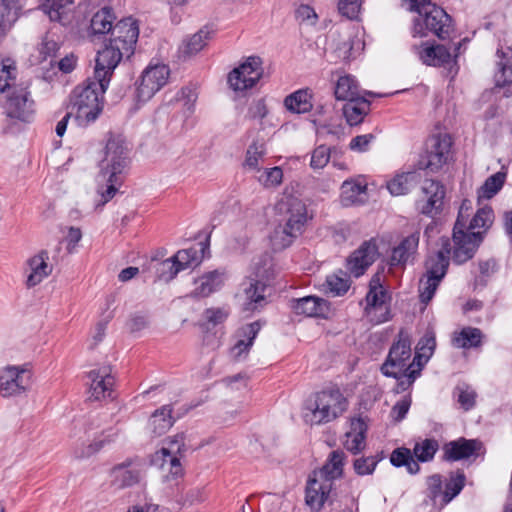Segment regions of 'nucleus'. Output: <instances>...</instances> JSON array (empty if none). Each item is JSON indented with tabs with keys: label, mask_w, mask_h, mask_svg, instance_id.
Listing matches in <instances>:
<instances>
[{
	"label": "nucleus",
	"mask_w": 512,
	"mask_h": 512,
	"mask_svg": "<svg viewBox=\"0 0 512 512\" xmlns=\"http://www.w3.org/2000/svg\"><path fill=\"white\" fill-rule=\"evenodd\" d=\"M138 36L139 28L135 20L126 18L119 21L113 29L109 42L96 54L94 77L110 83L111 76L120 61L134 53Z\"/></svg>",
	"instance_id": "f257e3e1"
},
{
	"label": "nucleus",
	"mask_w": 512,
	"mask_h": 512,
	"mask_svg": "<svg viewBox=\"0 0 512 512\" xmlns=\"http://www.w3.org/2000/svg\"><path fill=\"white\" fill-rule=\"evenodd\" d=\"M411 336L406 330H400L397 340L389 349L386 360L381 366V372L386 377L397 380L396 393L408 390L421 374L420 364L416 356L412 358Z\"/></svg>",
	"instance_id": "f03ea898"
},
{
	"label": "nucleus",
	"mask_w": 512,
	"mask_h": 512,
	"mask_svg": "<svg viewBox=\"0 0 512 512\" xmlns=\"http://www.w3.org/2000/svg\"><path fill=\"white\" fill-rule=\"evenodd\" d=\"M109 86L106 80L88 78L75 87L71 97L72 113L78 126L86 127L96 121L103 110V97Z\"/></svg>",
	"instance_id": "7ed1b4c3"
},
{
	"label": "nucleus",
	"mask_w": 512,
	"mask_h": 512,
	"mask_svg": "<svg viewBox=\"0 0 512 512\" xmlns=\"http://www.w3.org/2000/svg\"><path fill=\"white\" fill-rule=\"evenodd\" d=\"M348 406V399L338 388L325 389L305 401L302 418L310 426L325 425L341 417Z\"/></svg>",
	"instance_id": "20e7f679"
},
{
	"label": "nucleus",
	"mask_w": 512,
	"mask_h": 512,
	"mask_svg": "<svg viewBox=\"0 0 512 512\" xmlns=\"http://www.w3.org/2000/svg\"><path fill=\"white\" fill-rule=\"evenodd\" d=\"M345 453L340 450L332 451L325 465L314 471L306 486V504L312 510H320L328 499L334 487V481L343 474Z\"/></svg>",
	"instance_id": "39448f33"
},
{
	"label": "nucleus",
	"mask_w": 512,
	"mask_h": 512,
	"mask_svg": "<svg viewBox=\"0 0 512 512\" xmlns=\"http://www.w3.org/2000/svg\"><path fill=\"white\" fill-rule=\"evenodd\" d=\"M119 435L116 427L103 428L99 417H90L75 425L72 437L75 438L74 455L76 458H88L105 446L114 442Z\"/></svg>",
	"instance_id": "423d86ee"
},
{
	"label": "nucleus",
	"mask_w": 512,
	"mask_h": 512,
	"mask_svg": "<svg viewBox=\"0 0 512 512\" xmlns=\"http://www.w3.org/2000/svg\"><path fill=\"white\" fill-rule=\"evenodd\" d=\"M473 211L472 201L464 199L458 211V217L453 229V260L462 264L471 259L481 242V232L466 233L465 229L469 223Z\"/></svg>",
	"instance_id": "0eeeda50"
},
{
	"label": "nucleus",
	"mask_w": 512,
	"mask_h": 512,
	"mask_svg": "<svg viewBox=\"0 0 512 512\" xmlns=\"http://www.w3.org/2000/svg\"><path fill=\"white\" fill-rule=\"evenodd\" d=\"M442 248L434 255L429 256L426 261V274L419 282L420 301L428 304L433 298L437 287L444 278L449 265L451 253L450 241L448 238L441 239Z\"/></svg>",
	"instance_id": "6e6552de"
},
{
	"label": "nucleus",
	"mask_w": 512,
	"mask_h": 512,
	"mask_svg": "<svg viewBox=\"0 0 512 512\" xmlns=\"http://www.w3.org/2000/svg\"><path fill=\"white\" fill-rule=\"evenodd\" d=\"M425 8L426 12L413 20L412 36L416 38L432 34L440 40L449 39L454 31L450 15L437 5H428Z\"/></svg>",
	"instance_id": "1a4fd4ad"
},
{
	"label": "nucleus",
	"mask_w": 512,
	"mask_h": 512,
	"mask_svg": "<svg viewBox=\"0 0 512 512\" xmlns=\"http://www.w3.org/2000/svg\"><path fill=\"white\" fill-rule=\"evenodd\" d=\"M391 294L384 286L382 272L375 273L369 282L364 312L373 324H381L391 318Z\"/></svg>",
	"instance_id": "9d476101"
},
{
	"label": "nucleus",
	"mask_w": 512,
	"mask_h": 512,
	"mask_svg": "<svg viewBox=\"0 0 512 512\" xmlns=\"http://www.w3.org/2000/svg\"><path fill=\"white\" fill-rule=\"evenodd\" d=\"M129 153L130 148L124 137L111 134L100 161V176L110 177L112 181H116V177H123L130 162Z\"/></svg>",
	"instance_id": "9b49d317"
},
{
	"label": "nucleus",
	"mask_w": 512,
	"mask_h": 512,
	"mask_svg": "<svg viewBox=\"0 0 512 512\" xmlns=\"http://www.w3.org/2000/svg\"><path fill=\"white\" fill-rule=\"evenodd\" d=\"M33 378L32 365H6L0 369V395L4 398L16 397L26 393Z\"/></svg>",
	"instance_id": "f8f14e48"
},
{
	"label": "nucleus",
	"mask_w": 512,
	"mask_h": 512,
	"mask_svg": "<svg viewBox=\"0 0 512 512\" xmlns=\"http://www.w3.org/2000/svg\"><path fill=\"white\" fill-rule=\"evenodd\" d=\"M452 138L448 134L431 136L426 141L424 155L418 161V168L436 173L452 160Z\"/></svg>",
	"instance_id": "ddd939ff"
},
{
	"label": "nucleus",
	"mask_w": 512,
	"mask_h": 512,
	"mask_svg": "<svg viewBox=\"0 0 512 512\" xmlns=\"http://www.w3.org/2000/svg\"><path fill=\"white\" fill-rule=\"evenodd\" d=\"M331 48L335 57L349 62L358 57L364 50L365 43L358 29L345 27L330 33Z\"/></svg>",
	"instance_id": "4468645a"
},
{
	"label": "nucleus",
	"mask_w": 512,
	"mask_h": 512,
	"mask_svg": "<svg viewBox=\"0 0 512 512\" xmlns=\"http://www.w3.org/2000/svg\"><path fill=\"white\" fill-rule=\"evenodd\" d=\"M170 69L165 64H150L136 82V99L140 103L149 101L167 83Z\"/></svg>",
	"instance_id": "2eb2a0df"
},
{
	"label": "nucleus",
	"mask_w": 512,
	"mask_h": 512,
	"mask_svg": "<svg viewBox=\"0 0 512 512\" xmlns=\"http://www.w3.org/2000/svg\"><path fill=\"white\" fill-rule=\"evenodd\" d=\"M262 76L261 58L250 56L228 74L227 82L234 92L241 93L253 88Z\"/></svg>",
	"instance_id": "dca6fc26"
},
{
	"label": "nucleus",
	"mask_w": 512,
	"mask_h": 512,
	"mask_svg": "<svg viewBox=\"0 0 512 512\" xmlns=\"http://www.w3.org/2000/svg\"><path fill=\"white\" fill-rule=\"evenodd\" d=\"M276 210L285 217V224L301 235L310 219L306 204L299 198L292 195H283L276 204Z\"/></svg>",
	"instance_id": "f3484780"
},
{
	"label": "nucleus",
	"mask_w": 512,
	"mask_h": 512,
	"mask_svg": "<svg viewBox=\"0 0 512 512\" xmlns=\"http://www.w3.org/2000/svg\"><path fill=\"white\" fill-rule=\"evenodd\" d=\"M183 448V437L175 436L166 443V446L156 452L155 461H161V468L166 473V481L178 480L183 476V468L179 458Z\"/></svg>",
	"instance_id": "a211bd4d"
},
{
	"label": "nucleus",
	"mask_w": 512,
	"mask_h": 512,
	"mask_svg": "<svg viewBox=\"0 0 512 512\" xmlns=\"http://www.w3.org/2000/svg\"><path fill=\"white\" fill-rule=\"evenodd\" d=\"M2 106L7 117L23 122L31 121L35 113L34 101L25 87L14 88Z\"/></svg>",
	"instance_id": "6ab92c4d"
},
{
	"label": "nucleus",
	"mask_w": 512,
	"mask_h": 512,
	"mask_svg": "<svg viewBox=\"0 0 512 512\" xmlns=\"http://www.w3.org/2000/svg\"><path fill=\"white\" fill-rule=\"evenodd\" d=\"M261 271L258 270L255 277H247L241 284L242 291L238 294L242 309L245 312H255L266 304V285L260 279Z\"/></svg>",
	"instance_id": "aec40b11"
},
{
	"label": "nucleus",
	"mask_w": 512,
	"mask_h": 512,
	"mask_svg": "<svg viewBox=\"0 0 512 512\" xmlns=\"http://www.w3.org/2000/svg\"><path fill=\"white\" fill-rule=\"evenodd\" d=\"M422 192L424 198L418 201L420 213L431 218L440 215L444 206L445 187L438 181L426 180Z\"/></svg>",
	"instance_id": "412c9836"
},
{
	"label": "nucleus",
	"mask_w": 512,
	"mask_h": 512,
	"mask_svg": "<svg viewBox=\"0 0 512 512\" xmlns=\"http://www.w3.org/2000/svg\"><path fill=\"white\" fill-rule=\"evenodd\" d=\"M88 378L90 380L88 393L91 399L99 401L111 396L115 379L110 366L103 365L92 369L88 373Z\"/></svg>",
	"instance_id": "4be33fe9"
},
{
	"label": "nucleus",
	"mask_w": 512,
	"mask_h": 512,
	"mask_svg": "<svg viewBox=\"0 0 512 512\" xmlns=\"http://www.w3.org/2000/svg\"><path fill=\"white\" fill-rule=\"evenodd\" d=\"M144 476L143 464L138 461L127 460L111 470V482L117 489H124L138 484Z\"/></svg>",
	"instance_id": "5701e85b"
},
{
	"label": "nucleus",
	"mask_w": 512,
	"mask_h": 512,
	"mask_svg": "<svg viewBox=\"0 0 512 512\" xmlns=\"http://www.w3.org/2000/svg\"><path fill=\"white\" fill-rule=\"evenodd\" d=\"M53 267L49 264L47 251H40L26 261L25 285L33 288L42 283L52 273Z\"/></svg>",
	"instance_id": "b1692460"
},
{
	"label": "nucleus",
	"mask_w": 512,
	"mask_h": 512,
	"mask_svg": "<svg viewBox=\"0 0 512 512\" xmlns=\"http://www.w3.org/2000/svg\"><path fill=\"white\" fill-rule=\"evenodd\" d=\"M419 245V233L415 232L404 237L392 248L388 258V265L392 267H404L415 259Z\"/></svg>",
	"instance_id": "393cba45"
},
{
	"label": "nucleus",
	"mask_w": 512,
	"mask_h": 512,
	"mask_svg": "<svg viewBox=\"0 0 512 512\" xmlns=\"http://www.w3.org/2000/svg\"><path fill=\"white\" fill-rule=\"evenodd\" d=\"M377 256V246L375 243L364 242L347 259L346 268L354 277H360L366 269L375 261Z\"/></svg>",
	"instance_id": "a878e982"
},
{
	"label": "nucleus",
	"mask_w": 512,
	"mask_h": 512,
	"mask_svg": "<svg viewBox=\"0 0 512 512\" xmlns=\"http://www.w3.org/2000/svg\"><path fill=\"white\" fill-rule=\"evenodd\" d=\"M411 50L414 55L425 65L442 66L450 62L451 54L443 45H433L428 42L412 44Z\"/></svg>",
	"instance_id": "bb28decb"
},
{
	"label": "nucleus",
	"mask_w": 512,
	"mask_h": 512,
	"mask_svg": "<svg viewBox=\"0 0 512 512\" xmlns=\"http://www.w3.org/2000/svg\"><path fill=\"white\" fill-rule=\"evenodd\" d=\"M290 307L297 315L306 317H327L330 312L329 303L317 296H305L292 299Z\"/></svg>",
	"instance_id": "cd10ccee"
},
{
	"label": "nucleus",
	"mask_w": 512,
	"mask_h": 512,
	"mask_svg": "<svg viewBox=\"0 0 512 512\" xmlns=\"http://www.w3.org/2000/svg\"><path fill=\"white\" fill-rule=\"evenodd\" d=\"M226 280L225 273L219 270L209 271L193 280L192 298H204L219 291Z\"/></svg>",
	"instance_id": "c85d7f7f"
},
{
	"label": "nucleus",
	"mask_w": 512,
	"mask_h": 512,
	"mask_svg": "<svg viewBox=\"0 0 512 512\" xmlns=\"http://www.w3.org/2000/svg\"><path fill=\"white\" fill-rule=\"evenodd\" d=\"M481 443L474 439L459 438L444 445V459L448 461H459L467 459L477 453Z\"/></svg>",
	"instance_id": "c756f323"
},
{
	"label": "nucleus",
	"mask_w": 512,
	"mask_h": 512,
	"mask_svg": "<svg viewBox=\"0 0 512 512\" xmlns=\"http://www.w3.org/2000/svg\"><path fill=\"white\" fill-rule=\"evenodd\" d=\"M367 195V182L364 178L345 180L341 185V203L349 207L364 203Z\"/></svg>",
	"instance_id": "7c9ffc66"
},
{
	"label": "nucleus",
	"mask_w": 512,
	"mask_h": 512,
	"mask_svg": "<svg viewBox=\"0 0 512 512\" xmlns=\"http://www.w3.org/2000/svg\"><path fill=\"white\" fill-rule=\"evenodd\" d=\"M497 55V70L494 75L497 87H506L512 85V46L499 47Z\"/></svg>",
	"instance_id": "2f4dec72"
},
{
	"label": "nucleus",
	"mask_w": 512,
	"mask_h": 512,
	"mask_svg": "<svg viewBox=\"0 0 512 512\" xmlns=\"http://www.w3.org/2000/svg\"><path fill=\"white\" fill-rule=\"evenodd\" d=\"M368 425L362 417L351 419L350 430L345 434V448L356 454L365 448Z\"/></svg>",
	"instance_id": "473e14b6"
},
{
	"label": "nucleus",
	"mask_w": 512,
	"mask_h": 512,
	"mask_svg": "<svg viewBox=\"0 0 512 512\" xmlns=\"http://www.w3.org/2000/svg\"><path fill=\"white\" fill-rule=\"evenodd\" d=\"M260 331L258 322L250 323L244 326L240 332L239 338L230 350V355L234 360L244 359L253 345L254 339Z\"/></svg>",
	"instance_id": "72a5a7b5"
},
{
	"label": "nucleus",
	"mask_w": 512,
	"mask_h": 512,
	"mask_svg": "<svg viewBox=\"0 0 512 512\" xmlns=\"http://www.w3.org/2000/svg\"><path fill=\"white\" fill-rule=\"evenodd\" d=\"M26 0H0V36L17 21Z\"/></svg>",
	"instance_id": "f704fd0d"
},
{
	"label": "nucleus",
	"mask_w": 512,
	"mask_h": 512,
	"mask_svg": "<svg viewBox=\"0 0 512 512\" xmlns=\"http://www.w3.org/2000/svg\"><path fill=\"white\" fill-rule=\"evenodd\" d=\"M285 108L295 114H305L312 110V90L309 88L299 89L284 99Z\"/></svg>",
	"instance_id": "c9c22d12"
},
{
	"label": "nucleus",
	"mask_w": 512,
	"mask_h": 512,
	"mask_svg": "<svg viewBox=\"0 0 512 512\" xmlns=\"http://www.w3.org/2000/svg\"><path fill=\"white\" fill-rule=\"evenodd\" d=\"M40 9L51 21L65 24L73 8V0H41Z\"/></svg>",
	"instance_id": "e433bc0d"
},
{
	"label": "nucleus",
	"mask_w": 512,
	"mask_h": 512,
	"mask_svg": "<svg viewBox=\"0 0 512 512\" xmlns=\"http://www.w3.org/2000/svg\"><path fill=\"white\" fill-rule=\"evenodd\" d=\"M335 98L340 101H352L362 98L357 80L350 75L339 77L334 89Z\"/></svg>",
	"instance_id": "4c0bfd02"
},
{
	"label": "nucleus",
	"mask_w": 512,
	"mask_h": 512,
	"mask_svg": "<svg viewBox=\"0 0 512 512\" xmlns=\"http://www.w3.org/2000/svg\"><path fill=\"white\" fill-rule=\"evenodd\" d=\"M369 111L370 103L364 97L346 102L343 106V115L350 126L362 123Z\"/></svg>",
	"instance_id": "58836bf2"
},
{
	"label": "nucleus",
	"mask_w": 512,
	"mask_h": 512,
	"mask_svg": "<svg viewBox=\"0 0 512 512\" xmlns=\"http://www.w3.org/2000/svg\"><path fill=\"white\" fill-rule=\"evenodd\" d=\"M171 405H163L157 409L149 419V427L153 434L161 436L165 434L173 425Z\"/></svg>",
	"instance_id": "ea45409f"
},
{
	"label": "nucleus",
	"mask_w": 512,
	"mask_h": 512,
	"mask_svg": "<svg viewBox=\"0 0 512 512\" xmlns=\"http://www.w3.org/2000/svg\"><path fill=\"white\" fill-rule=\"evenodd\" d=\"M418 180L419 176L415 171L398 173L387 182V189L393 196L404 195L409 192Z\"/></svg>",
	"instance_id": "a19ab883"
},
{
	"label": "nucleus",
	"mask_w": 512,
	"mask_h": 512,
	"mask_svg": "<svg viewBox=\"0 0 512 512\" xmlns=\"http://www.w3.org/2000/svg\"><path fill=\"white\" fill-rule=\"evenodd\" d=\"M482 332L478 328L464 327L459 332H455L452 338V344L456 348H475L481 345Z\"/></svg>",
	"instance_id": "79ce46f5"
},
{
	"label": "nucleus",
	"mask_w": 512,
	"mask_h": 512,
	"mask_svg": "<svg viewBox=\"0 0 512 512\" xmlns=\"http://www.w3.org/2000/svg\"><path fill=\"white\" fill-rule=\"evenodd\" d=\"M17 67L15 62L10 59H4L0 65V94H9L14 88H20L16 85Z\"/></svg>",
	"instance_id": "37998d69"
},
{
	"label": "nucleus",
	"mask_w": 512,
	"mask_h": 512,
	"mask_svg": "<svg viewBox=\"0 0 512 512\" xmlns=\"http://www.w3.org/2000/svg\"><path fill=\"white\" fill-rule=\"evenodd\" d=\"M298 236L286 224L278 225L269 235V241L274 251H281L291 246Z\"/></svg>",
	"instance_id": "c03bdc74"
},
{
	"label": "nucleus",
	"mask_w": 512,
	"mask_h": 512,
	"mask_svg": "<svg viewBox=\"0 0 512 512\" xmlns=\"http://www.w3.org/2000/svg\"><path fill=\"white\" fill-rule=\"evenodd\" d=\"M115 17L111 11V9L104 7L98 12H96L90 23L91 32L94 35H102L108 32H113L115 26H113V21Z\"/></svg>",
	"instance_id": "a18cd8bd"
},
{
	"label": "nucleus",
	"mask_w": 512,
	"mask_h": 512,
	"mask_svg": "<svg viewBox=\"0 0 512 512\" xmlns=\"http://www.w3.org/2000/svg\"><path fill=\"white\" fill-rule=\"evenodd\" d=\"M494 220V212L491 207L484 206L477 210L476 214L469 221L465 231L481 232V235L492 225Z\"/></svg>",
	"instance_id": "49530a36"
},
{
	"label": "nucleus",
	"mask_w": 512,
	"mask_h": 512,
	"mask_svg": "<svg viewBox=\"0 0 512 512\" xmlns=\"http://www.w3.org/2000/svg\"><path fill=\"white\" fill-rule=\"evenodd\" d=\"M267 153L265 144L262 142H253L247 148L243 166L248 171L260 172L261 165Z\"/></svg>",
	"instance_id": "de8ad7c7"
},
{
	"label": "nucleus",
	"mask_w": 512,
	"mask_h": 512,
	"mask_svg": "<svg viewBox=\"0 0 512 512\" xmlns=\"http://www.w3.org/2000/svg\"><path fill=\"white\" fill-rule=\"evenodd\" d=\"M435 347V333L433 331L428 330L419 340L415 351L416 363L418 362L420 364L421 370L423 369L424 365L428 362L429 358L432 356Z\"/></svg>",
	"instance_id": "09e8293b"
},
{
	"label": "nucleus",
	"mask_w": 512,
	"mask_h": 512,
	"mask_svg": "<svg viewBox=\"0 0 512 512\" xmlns=\"http://www.w3.org/2000/svg\"><path fill=\"white\" fill-rule=\"evenodd\" d=\"M390 462L395 467L405 466L410 474H416L420 470L418 462L407 448H397L390 456Z\"/></svg>",
	"instance_id": "8fccbe9b"
},
{
	"label": "nucleus",
	"mask_w": 512,
	"mask_h": 512,
	"mask_svg": "<svg viewBox=\"0 0 512 512\" xmlns=\"http://www.w3.org/2000/svg\"><path fill=\"white\" fill-rule=\"evenodd\" d=\"M506 174L497 172L486 179L478 190V200L490 199L498 193L505 182Z\"/></svg>",
	"instance_id": "3c124183"
},
{
	"label": "nucleus",
	"mask_w": 512,
	"mask_h": 512,
	"mask_svg": "<svg viewBox=\"0 0 512 512\" xmlns=\"http://www.w3.org/2000/svg\"><path fill=\"white\" fill-rule=\"evenodd\" d=\"M172 257L179 268V272L197 266L202 260V256L199 255V250L196 248L179 250Z\"/></svg>",
	"instance_id": "603ef678"
},
{
	"label": "nucleus",
	"mask_w": 512,
	"mask_h": 512,
	"mask_svg": "<svg viewBox=\"0 0 512 512\" xmlns=\"http://www.w3.org/2000/svg\"><path fill=\"white\" fill-rule=\"evenodd\" d=\"M325 286L333 296H342L349 290L351 281L346 274H332L327 276Z\"/></svg>",
	"instance_id": "864d4df0"
},
{
	"label": "nucleus",
	"mask_w": 512,
	"mask_h": 512,
	"mask_svg": "<svg viewBox=\"0 0 512 512\" xmlns=\"http://www.w3.org/2000/svg\"><path fill=\"white\" fill-rule=\"evenodd\" d=\"M465 485V475L462 472H457L451 475L449 481L446 483L445 491L443 492L441 505L448 504L454 497H456Z\"/></svg>",
	"instance_id": "5fc2aeb1"
},
{
	"label": "nucleus",
	"mask_w": 512,
	"mask_h": 512,
	"mask_svg": "<svg viewBox=\"0 0 512 512\" xmlns=\"http://www.w3.org/2000/svg\"><path fill=\"white\" fill-rule=\"evenodd\" d=\"M438 448L439 445L435 439H424L415 444L413 454L416 457L417 462H428L434 458Z\"/></svg>",
	"instance_id": "6e6d98bb"
},
{
	"label": "nucleus",
	"mask_w": 512,
	"mask_h": 512,
	"mask_svg": "<svg viewBox=\"0 0 512 512\" xmlns=\"http://www.w3.org/2000/svg\"><path fill=\"white\" fill-rule=\"evenodd\" d=\"M457 400L466 411L474 407L477 394L475 390L467 384H460L455 389Z\"/></svg>",
	"instance_id": "4d7b16f0"
},
{
	"label": "nucleus",
	"mask_w": 512,
	"mask_h": 512,
	"mask_svg": "<svg viewBox=\"0 0 512 512\" xmlns=\"http://www.w3.org/2000/svg\"><path fill=\"white\" fill-rule=\"evenodd\" d=\"M210 37V31L201 29L194 35H192L185 45V53L187 54H195L201 51Z\"/></svg>",
	"instance_id": "13d9d810"
},
{
	"label": "nucleus",
	"mask_w": 512,
	"mask_h": 512,
	"mask_svg": "<svg viewBox=\"0 0 512 512\" xmlns=\"http://www.w3.org/2000/svg\"><path fill=\"white\" fill-rule=\"evenodd\" d=\"M179 273V268L173 257L168 258L158 264L157 277L159 280L169 282Z\"/></svg>",
	"instance_id": "bf43d9fd"
},
{
	"label": "nucleus",
	"mask_w": 512,
	"mask_h": 512,
	"mask_svg": "<svg viewBox=\"0 0 512 512\" xmlns=\"http://www.w3.org/2000/svg\"><path fill=\"white\" fill-rule=\"evenodd\" d=\"M283 179V171L280 167L265 169L259 176L258 181L265 187L278 186Z\"/></svg>",
	"instance_id": "052dcab7"
},
{
	"label": "nucleus",
	"mask_w": 512,
	"mask_h": 512,
	"mask_svg": "<svg viewBox=\"0 0 512 512\" xmlns=\"http://www.w3.org/2000/svg\"><path fill=\"white\" fill-rule=\"evenodd\" d=\"M331 157L330 148L326 145L316 147L311 155L310 166L313 169H323L329 162Z\"/></svg>",
	"instance_id": "680f3d73"
},
{
	"label": "nucleus",
	"mask_w": 512,
	"mask_h": 512,
	"mask_svg": "<svg viewBox=\"0 0 512 512\" xmlns=\"http://www.w3.org/2000/svg\"><path fill=\"white\" fill-rule=\"evenodd\" d=\"M379 459L375 456L361 457L354 461V470L360 476L370 475L374 472Z\"/></svg>",
	"instance_id": "e2e57ef3"
},
{
	"label": "nucleus",
	"mask_w": 512,
	"mask_h": 512,
	"mask_svg": "<svg viewBox=\"0 0 512 512\" xmlns=\"http://www.w3.org/2000/svg\"><path fill=\"white\" fill-rule=\"evenodd\" d=\"M361 9V0H339L338 10L348 19H355Z\"/></svg>",
	"instance_id": "0e129e2a"
},
{
	"label": "nucleus",
	"mask_w": 512,
	"mask_h": 512,
	"mask_svg": "<svg viewBox=\"0 0 512 512\" xmlns=\"http://www.w3.org/2000/svg\"><path fill=\"white\" fill-rule=\"evenodd\" d=\"M410 406H411V397L409 395L404 396L402 399L397 401L395 403V405L392 407L391 412H390L391 418L395 422L402 421L406 417V415L410 409Z\"/></svg>",
	"instance_id": "69168bd1"
},
{
	"label": "nucleus",
	"mask_w": 512,
	"mask_h": 512,
	"mask_svg": "<svg viewBox=\"0 0 512 512\" xmlns=\"http://www.w3.org/2000/svg\"><path fill=\"white\" fill-rule=\"evenodd\" d=\"M296 18L306 25H315L318 20V15L314 8L309 5L302 4L296 10Z\"/></svg>",
	"instance_id": "338daca9"
},
{
	"label": "nucleus",
	"mask_w": 512,
	"mask_h": 512,
	"mask_svg": "<svg viewBox=\"0 0 512 512\" xmlns=\"http://www.w3.org/2000/svg\"><path fill=\"white\" fill-rule=\"evenodd\" d=\"M59 50V45L57 41L51 39L48 35H46L41 44L39 45V53L42 60H46L50 57H54Z\"/></svg>",
	"instance_id": "774afa93"
}]
</instances>
